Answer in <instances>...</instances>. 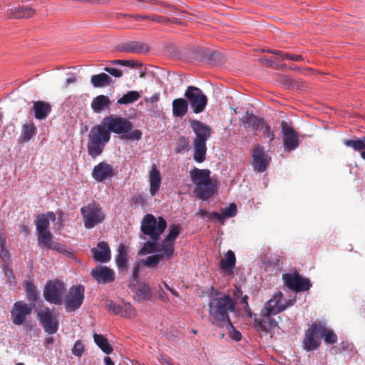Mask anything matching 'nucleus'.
I'll use <instances>...</instances> for the list:
<instances>
[{
    "label": "nucleus",
    "instance_id": "0eeeda50",
    "mask_svg": "<svg viewBox=\"0 0 365 365\" xmlns=\"http://www.w3.org/2000/svg\"><path fill=\"white\" fill-rule=\"evenodd\" d=\"M184 96L195 113H200L204 111L207 104V98L202 91L193 86L187 88Z\"/></svg>",
    "mask_w": 365,
    "mask_h": 365
},
{
    "label": "nucleus",
    "instance_id": "423d86ee",
    "mask_svg": "<svg viewBox=\"0 0 365 365\" xmlns=\"http://www.w3.org/2000/svg\"><path fill=\"white\" fill-rule=\"evenodd\" d=\"M66 292V287L63 282L58 279L49 280L44 287L43 297L49 303L59 305L63 302Z\"/></svg>",
    "mask_w": 365,
    "mask_h": 365
},
{
    "label": "nucleus",
    "instance_id": "20e7f679",
    "mask_svg": "<svg viewBox=\"0 0 365 365\" xmlns=\"http://www.w3.org/2000/svg\"><path fill=\"white\" fill-rule=\"evenodd\" d=\"M110 135L102 123L93 126L88 133L87 150L92 158L101 155L110 141Z\"/></svg>",
    "mask_w": 365,
    "mask_h": 365
},
{
    "label": "nucleus",
    "instance_id": "72a5a7b5",
    "mask_svg": "<svg viewBox=\"0 0 365 365\" xmlns=\"http://www.w3.org/2000/svg\"><path fill=\"white\" fill-rule=\"evenodd\" d=\"M110 101L109 98L104 95L96 96L91 103V108L96 113H101L104 109L109 108Z\"/></svg>",
    "mask_w": 365,
    "mask_h": 365
},
{
    "label": "nucleus",
    "instance_id": "dca6fc26",
    "mask_svg": "<svg viewBox=\"0 0 365 365\" xmlns=\"http://www.w3.org/2000/svg\"><path fill=\"white\" fill-rule=\"evenodd\" d=\"M180 225H171L169 227V231L167 236L160 243L161 250L165 251L168 257H173L175 252L174 242L178 238L181 232Z\"/></svg>",
    "mask_w": 365,
    "mask_h": 365
},
{
    "label": "nucleus",
    "instance_id": "37998d69",
    "mask_svg": "<svg viewBox=\"0 0 365 365\" xmlns=\"http://www.w3.org/2000/svg\"><path fill=\"white\" fill-rule=\"evenodd\" d=\"M343 143L346 147L351 148L355 151L365 150V138L356 140H344Z\"/></svg>",
    "mask_w": 365,
    "mask_h": 365
},
{
    "label": "nucleus",
    "instance_id": "49530a36",
    "mask_svg": "<svg viewBox=\"0 0 365 365\" xmlns=\"http://www.w3.org/2000/svg\"><path fill=\"white\" fill-rule=\"evenodd\" d=\"M53 235L50 231L38 232V242L40 245L45 247L50 246L52 241Z\"/></svg>",
    "mask_w": 365,
    "mask_h": 365
},
{
    "label": "nucleus",
    "instance_id": "a211bd4d",
    "mask_svg": "<svg viewBox=\"0 0 365 365\" xmlns=\"http://www.w3.org/2000/svg\"><path fill=\"white\" fill-rule=\"evenodd\" d=\"M273 315L274 314H268L267 312H264L263 309L261 310L259 316L255 314L254 321L257 331L268 333L277 327V322L272 319Z\"/></svg>",
    "mask_w": 365,
    "mask_h": 365
},
{
    "label": "nucleus",
    "instance_id": "4d7b16f0",
    "mask_svg": "<svg viewBox=\"0 0 365 365\" xmlns=\"http://www.w3.org/2000/svg\"><path fill=\"white\" fill-rule=\"evenodd\" d=\"M140 264L138 263L136 264L133 267V270H132V280L134 281V282H138V274H139V272H140Z\"/></svg>",
    "mask_w": 365,
    "mask_h": 365
},
{
    "label": "nucleus",
    "instance_id": "f8f14e48",
    "mask_svg": "<svg viewBox=\"0 0 365 365\" xmlns=\"http://www.w3.org/2000/svg\"><path fill=\"white\" fill-rule=\"evenodd\" d=\"M33 311L31 304H27L24 301L16 302L11 310V319L12 323L16 326L23 325Z\"/></svg>",
    "mask_w": 365,
    "mask_h": 365
},
{
    "label": "nucleus",
    "instance_id": "473e14b6",
    "mask_svg": "<svg viewBox=\"0 0 365 365\" xmlns=\"http://www.w3.org/2000/svg\"><path fill=\"white\" fill-rule=\"evenodd\" d=\"M172 257H167L165 251H163V252L148 256L146 259H142L141 263L145 267L150 268H156L161 260H169Z\"/></svg>",
    "mask_w": 365,
    "mask_h": 365
},
{
    "label": "nucleus",
    "instance_id": "0e129e2a",
    "mask_svg": "<svg viewBox=\"0 0 365 365\" xmlns=\"http://www.w3.org/2000/svg\"><path fill=\"white\" fill-rule=\"evenodd\" d=\"M289 60L294 61H302L304 60V58L302 55L289 53Z\"/></svg>",
    "mask_w": 365,
    "mask_h": 365
},
{
    "label": "nucleus",
    "instance_id": "ddd939ff",
    "mask_svg": "<svg viewBox=\"0 0 365 365\" xmlns=\"http://www.w3.org/2000/svg\"><path fill=\"white\" fill-rule=\"evenodd\" d=\"M282 132L283 147L285 151L291 152L296 150L299 145L297 133L287 122H281Z\"/></svg>",
    "mask_w": 365,
    "mask_h": 365
},
{
    "label": "nucleus",
    "instance_id": "052dcab7",
    "mask_svg": "<svg viewBox=\"0 0 365 365\" xmlns=\"http://www.w3.org/2000/svg\"><path fill=\"white\" fill-rule=\"evenodd\" d=\"M161 285L163 286V289H166L173 296H175L176 297H179L178 292L175 289H173V287H170L165 281L162 282V284Z\"/></svg>",
    "mask_w": 365,
    "mask_h": 365
},
{
    "label": "nucleus",
    "instance_id": "864d4df0",
    "mask_svg": "<svg viewBox=\"0 0 365 365\" xmlns=\"http://www.w3.org/2000/svg\"><path fill=\"white\" fill-rule=\"evenodd\" d=\"M188 145L187 139L185 137H181L178 143V146L175 148L176 153H181L183 150H185Z\"/></svg>",
    "mask_w": 365,
    "mask_h": 365
},
{
    "label": "nucleus",
    "instance_id": "b1692460",
    "mask_svg": "<svg viewBox=\"0 0 365 365\" xmlns=\"http://www.w3.org/2000/svg\"><path fill=\"white\" fill-rule=\"evenodd\" d=\"M283 294L281 292L275 293L272 297L266 302L264 309V312L268 314H277L278 313L284 310V307H282L281 300L282 299Z\"/></svg>",
    "mask_w": 365,
    "mask_h": 365
},
{
    "label": "nucleus",
    "instance_id": "cd10ccee",
    "mask_svg": "<svg viewBox=\"0 0 365 365\" xmlns=\"http://www.w3.org/2000/svg\"><path fill=\"white\" fill-rule=\"evenodd\" d=\"M188 103L185 98H178L173 101V115L175 118L184 117L188 111Z\"/></svg>",
    "mask_w": 365,
    "mask_h": 365
},
{
    "label": "nucleus",
    "instance_id": "680f3d73",
    "mask_svg": "<svg viewBox=\"0 0 365 365\" xmlns=\"http://www.w3.org/2000/svg\"><path fill=\"white\" fill-rule=\"evenodd\" d=\"M4 271H5V274L7 277L9 283L11 284L14 281V279H15L12 269L9 268L8 267H6L4 269Z\"/></svg>",
    "mask_w": 365,
    "mask_h": 365
},
{
    "label": "nucleus",
    "instance_id": "e433bc0d",
    "mask_svg": "<svg viewBox=\"0 0 365 365\" xmlns=\"http://www.w3.org/2000/svg\"><path fill=\"white\" fill-rule=\"evenodd\" d=\"M115 262L119 268L127 269L128 262V250L123 244H120L118 247Z\"/></svg>",
    "mask_w": 365,
    "mask_h": 365
},
{
    "label": "nucleus",
    "instance_id": "bf43d9fd",
    "mask_svg": "<svg viewBox=\"0 0 365 365\" xmlns=\"http://www.w3.org/2000/svg\"><path fill=\"white\" fill-rule=\"evenodd\" d=\"M247 300H248V297L247 295H245L244 297H242L240 300V304L243 305V307L246 312H247V309H248V311H250ZM248 314L250 315V317H252V314L250 313V312H248Z\"/></svg>",
    "mask_w": 365,
    "mask_h": 365
},
{
    "label": "nucleus",
    "instance_id": "1a4fd4ad",
    "mask_svg": "<svg viewBox=\"0 0 365 365\" xmlns=\"http://www.w3.org/2000/svg\"><path fill=\"white\" fill-rule=\"evenodd\" d=\"M282 279L284 285L296 292H307L312 286L309 279L303 277L297 272L284 274Z\"/></svg>",
    "mask_w": 365,
    "mask_h": 365
},
{
    "label": "nucleus",
    "instance_id": "7ed1b4c3",
    "mask_svg": "<svg viewBox=\"0 0 365 365\" xmlns=\"http://www.w3.org/2000/svg\"><path fill=\"white\" fill-rule=\"evenodd\" d=\"M192 182L195 184L194 192L203 200L209 199L215 192V185L210 178V171L195 168L190 172Z\"/></svg>",
    "mask_w": 365,
    "mask_h": 365
},
{
    "label": "nucleus",
    "instance_id": "de8ad7c7",
    "mask_svg": "<svg viewBox=\"0 0 365 365\" xmlns=\"http://www.w3.org/2000/svg\"><path fill=\"white\" fill-rule=\"evenodd\" d=\"M154 290L155 292L156 297L158 299L164 303L170 302V298L168 297V294L165 291L161 284H159L158 287H155Z\"/></svg>",
    "mask_w": 365,
    "mask_h": 365
},
{
    "label": "nucleus",
    "instance_id": "2eb2a0df",
    "mask_svg": "<svg viewBox=\"0 0 365 365\" xmlns=\"http://www.w3.org/2000/svg\"><path fill=\"white\" fill-rule=\"evenodd\" d=\"M270 161L271 157L265 153L263 146L258 145L254 148L251 163L255 170L259 173L264 172Z\"/></svg>",
    "mask_w": 365,
    "mask_h": 365
},
{
    "label": "nucleus",
    "instance_id": "a18cd8bd",
    "mask_svg": "<svg viewBox=\"0 0 365 365\" xmlns=\"http://www.w3.org/2000/svg\"><path fill=\"white\" fill-rule=\"evenodd\" d=\"M26 292L27 299L31 302H36L38 299V293L36 287L31 282L27 281L26 284Z\"/></svg>",
    "mask_w": 365,
    "mask_h": 365
},
{
    "label": "nucleus",
    "instance_id": "c85d7f7f",
    "mask_svg": "<svg viewBox=\"0 0 365 365\" xmlns=\"http://www.w3.org/2000/svg\"><path fill=\"white\" fill-rule=\"evenodd\" d=\"M35 14V10L30 6H21L10 10L9 18L21 19L31 18Z\"/></svg>",
    "mask_w": 365,
    "mask_h": 365
},
{
    "label": "nucleus",
    "instance_id": "4c0bfd02",
    "mask_svg": "<svg viewBox=\"0 0 365 365\" xmlns=\"http://www.w3.org/2000/svg\"><path fill=\"white\" fill-rule=\"evenodd\" d=\"M36 133V128L34 123L29 122L22 126L21 138L22 142L29 141Z\"/></svg>",
    "mask_w": 365,
    "mask_h": 365
},
{
    "label": "nucleus",
    "instance_id": "e2e57ef3",
    "mask_svg": "<svg viewBox=\"0 0 365 365\" xmlns=\"http://www.w3.org/2000/svg\"><path fill=\"white\" fill-rule=\"evenodd\" d=\"M196 215L201 217H207L209 220L215 218L214 216L210 217L211 213H209L207 210L202 209L200 210Z\"/></svg>",
    "mask_w": 365,
    "mask_h": 365
},
{
    "label": "nucleus",
    "instance_id": "9b49d317",
    "mask_svg": "<svg viewBox=\"0 0 365 365\" xmlns=\"http://www.w3.org/2000/svg\"><path fill=\"white\" fill-rule=\"evenodd\" d=\"M37 318L45 331L48 334H54L58 330V319L56 314L46 307L37 314Z\"/></svg>",
    "mask_w": 365,
    "mask_h": 365
},
{
    "label": "nucleus",
    "instance_id": "393cba45",
    "mask_svg": "<svg viewBox=\"0 0 365 365\" xmlns=\"http://www.w3.org/2000/svg\"><path fill=\"white\" fill-rule=\"evenodd\" d=\"M118 51L131 53H142L148 51V46L140 42L130 41L119 46Z\"/></svg>",
    "mask_w": 365,
    "mask_h": 365
},
{
    "label": "nucleus",
    "instance_id": "338daca9",
    "mask_svg": "<svg viewBox=\"0 0 365 365\" xmlns=\"http://www.w3.org/2000/svg\"><path fill=\"white\" fill-rule=\"evenodd\" d=\"M295 302H296V296L293 299L286 301L284 304H282V307H284V310H285L287 307L294 305V304Z\"/></svg>",
    "mask_w": 365,
    "mask_h": 365
},
{
    "label": "nucleus",
    "instance_id": "9d476101",
    "mask_svg": "<svg viewBox=\"0 0 365 365\" xmlns=\"http://www.w3.org/2000/svg\"><path fill=\"white\" fill-rule=\"evenodd\" d=\"M85 288L83 285H73L70 287L65 299V308L68 312L78 309L84 300Z\"/></svg>",
    "mask_w": 365,
    "mask_h": 365
},
{
    "label": "nucleus",
    "instance_id": "39448f33",
    "mask_svg": "<svg viewBox=\"0 0 365 365\" xmlns=\"http://www.w3.org/2000/svg\"><path fill=\"white\" fill-rule=\"evenodd\" d=\"M167 227L166 220L163 217L156 219L153 215L147 214L141 222V232L150 237V240H159L160 235Z\"/></svg>",
    "mask_w": 365,
    "mask_h": 365
},
{
    "label": "nucleus",
    "instance_id": "4468645a",
    "mask_svg": "<svg viewBox=\"0 0 365 365\" xmlns=\"http://www.w3.org/2000/svg\"><path fill=\"white\" fill-rule=\"evenodd\" d=\"M105 307L108 312L124 318H133L136 314L135 309L131 304L125 301H122L120 304H116L112 300H106Z\"/></svg>",
    "mask_w": 365,
    "mask_h": 365
},
{
    "label": "nucleus",
    "instance_id": "c9c22d12",
    "mask_svg": "<svg viewBox=\"0 0 365 365\" xmlns=\"http://www.w3.org/2000/svg\"><path fill=\"white\" fill-rule=\"evenodd\" d=\"M91 83L95 88H103L112 83L111 78L105 73L93 75L91 78Z\"/></svg>",
    "mask_w": 365,
    "mask_h": 365
},
{
    "label": "nucleus",
    "instance_id": "6e6552de",
    "mask_svg": "<svg viewBox=\"0 0 365 365\" xmlns=\"http://www.w3.org/2000/svg\"><path fill=\"white\" fill-rule=\"evenodd\" d=\"M81 211L83 217L84 226L87 229L94 227L105 220L103 209L96 203H89L81 207Z\"/></svg>",
    "mask_w": 365,
    "mask_h": 365
},
{
    "label": "nucleus",
    "instance_id": "f704fd0d",
    "mask_svg": "<svg viewBox=\"0 0 365 365\" xmlns=\"http://www.w3.org/2000/svg\"><path fill=\"white\" fill-rule=\"evenodd\" d=\"M237 206L235 203H231L230 205L224 209L221 214L213 212H211V216H214L215 218L217 219L222 224L224 223L225 218L232 217L237 214Z\"/></svg>",
    "mask_w": 365,
    "mask_h": 365
},
{
    "label": "nucleus",
    "instance_id": "6ab92c4d",
    "mask_svg": "<svg viewBox=\"0 0 365 365\" xmlns=\"http://www.w3.org/2000/svg\"><path fill=\"white\" fill-rule=\"evenodd\" d=\"M190 126L196 135L193 140L194 143L206 144L207 140L211 136V128L210 126L204 124L197 120H192Z\"/></svg>",
    "mask_w": 365,
    "mask_h": 365
},
{
    "label": "nucleus",
    "instance_id": "f3484780",
    "mask_svg": "<svg viewBox=\"0 0 365 365\" xmlns=\"http://www.w3.org/2000/svg\"><path fill=\"white\" fill-rule=\"evenodd\" d=\"M318 322H314L305 331L303 347L307 351L317 350L321 344V336L318 335Z\"/></svg>",
    "mask_w": 365,
    "mask_h": 365
},
{
    "label": "nucleus",
    "instance_id": "4be33fe9",
    "mask_svg": "<svg viewBox=\"0 0 365 365\" xmlns=\"http://www.w3.org/2000/svg\"><path fill=\"white\" fill-rule=\"evenodd\" d=\"M91 252L96 262L105 263L110 260V250L108 244L104 241L98 242L97 247L93 248Z\"/></svg>",
    "mask_w": 365,
    "mask_h": 365
},
{
    "label": "nucleus",
    "instance_id": "8fccbe9b",
    "mask_svg": "<svg viewBox=\"0 0 365 365\" xmlns=\"http://www.w3.org/2000/svg\"><path fill=\"white\" fill-rule=\"evenodd\" d=\"M259 131H262L264 137L269 139V143L275 138V134L271 126L265 121Z\"/></svg>",
    "mask_w": 365,
    "mask_h": 365
},
{
    "label": "nucleus",
    "instance_id": "f03ea898",
    "mask_svg": "<svg viewBox=\"0 0 365 365\" xmlns=\"http://www.w3.org/2000/svg\"><path fill=\"white\" fill-rule=\"evenodd\" d=\"M101 123L110 135L122 134L124 139L129 140H139L142 138V132L138 129L132 130L133 124L127 118L111 115L103 118Z\"/></svg>",
    "mask_w": 365,
    "mask_h": 365
},
{
    "label": "nucleus",
    "instance_id": "603ef678",
    "mask_svg": "<svg viewBox=\"0 0 365 365\" xmlns=\"http://www.w3.org/2000/svg\"><path fill=\"white\" fill-rule=\"evenodd\" d=\"M84 349L85 347L81 341H77L72 349V354L80 357L82 356Z\"/></svg>",
    "mask_w": 365,
    "mask_h": 365
},
{
    "label": "nucleus",
    "instance_id": "ea45409f",
    "mask_svg": "<svg viewBox=\"0 0 365 365\" xmlns=\"http://www.w3.org/2000/svg\"><path fill=\"white\" fill-rule=\"evenodd\" d=\"M158 240H150V241L146 242L142 249L140 251V254H151L155 252H158V253L163 252L161 250L160 244H159Z\"/></svg>",
    "mask_w": 365,
    "mask_h": 365
},
{
    "label": "nucleus",
    "instance_id": "69168bd1",
    "mask_svg": "<svg viewBox=\"0 0 365 365\" xmlns=\"http://www.w3.org/2000/svg\"><path fill=\"white\" fill-rule=\"evenodd\" d=\"M152 21H156V22H158L159 24H165L168 21L166 18L164 17V16H153L152 17Z\"/></svg>",
    "mask_w": 365,
    "mask_h": 365
},
{
    "label": "nucleus",
    "instance_id": "79ce46f5",
    "mask_svg": "<svg viewBox=\"0 0 365 365\" xmlns=\"http://www.w3.org/2000/svg\"><path fill=\"white\" fill-rule=\"evenodd\" d=\"M35 225L38 232L48 231L49 218L46 217L44 214L38 215L35 220Z\"/></svg>",
    "mask_w": 365,
    "mask_h": 365
},
{
    "label": "nucleus",
    "instance_id": "5701e85b",
    "mask_svg": "<svg viewBox=\"0 0 365 365\" xmlns=\"http://www.w3.org/2000/svg\"><path fill=\"white\" fill-rule=\"evenodd\" d=\"M240 122L245 129L251 128L253 131L256 132L259 130L265 120L247 111L240 119Z\"/></svg>",
    "mask_w": 365,
    "mask_h": 365
},
{
    "label": "nucleus",
    "instance_id": "2f4dec72",
    "mask_svg": "<svg viewBox=\"0 0 365 365\" xmlns=\"http://www.w3.org/2000/svg\"><path fill=\"white\" fill-rule=\"evenodd\" d=\"M318 335L321 336V339L324 338V342L328 344H333L337 341V336L333 330L327 329L324 322H318Z\"/></svg>",
    "mask_w": 365,
    "mask_h": 365
},
{
    "label": "nucleus",
    "instance_id": "a878e982",
    "mask_svg": "<svg viewBox=\"0 0 365 365\" xmlns=\"http://www.w3.org/2000/svg\"><path fill=\"white\" fill-rule=\"evenodd\" d=\"M34 116L38 120H44L51 112V106L48 102L38 101L34 103Z\"/></svg>",
    "mask_w": 365,
    "mask_h": 365
},
{
    "label": "nucleus",
    "instance_id": "aec40b11",
    "mask_svg": "<svg viewBox=\"0 0 365 365\" xmlns=\"http://www.w3.org/2000/svg\"><path fill=\"white\" fill-rule=\"evenodd\" d=\"M91 175L96 181L103 182L112 178L114 175V170L109 163L102 161L94 166Z\"/></svg>",
    "mask_w": 365,
    "mask_h": 365
},
{
    "label": "nucleus",
    "instance_id": "c03bdc74",
    "mask_svg": "<svg viewBox=\"0 0 365 365\" xmlns=\"http://www.w3.org/2000/svg\"><path fill=\"white\" fill-rule=\"evenodd\" d=\"M140 98V94L138 91H131L124 94L118 100L120 104H130L138 101Z\"/></svg>",
    "mask_w": 365,
    "mask_h": 365
},
{
    "label": "nucleus",
    "instance_id": "7c9ffc66",
    "mask_svg": "<svg viewBox=\"0 0 365 365\" xmlns=\"http://www.w3.org/2000/svg\"><path fill=\"white\" fill-rule=\"evenodd\" d=\"M236 258L235 253L232 250H228L220 262V268L224 270L226 273L230 274L233 272V269L235 267Z\"/></svg>",
    "mask_w": 365,
    "mask_h": 365
},
{
    "label": "nucleus",
    "instance_id": "3c124183",
    "mask_svg": "<svg viewBox=\"0 0 365 365\" xmlns=\"http://www.w3.org/2000/svg\"><path fill=\"white\" fill-rule=\"evenodd\" d=\"M110 63L111 65H120V66H130L132 68H135L138 66V63L134 62L133 61L120 60V59L110 61Z\"/></svg>",
    "mask_w": 365,
    "mask_h": 365
},
{
    "label": "nucleus",
    "instance_id": "bb28decb",
    "mask_svg": "<svg viewBox=\"0 0 365 365\" xmlns=\"http://www.w3.org/2000/svg\"><path fill=\"white\" fill-rule=\"evenodd\" d=\"M128 287L133 291H135L137 297L139 298L138 300H147L150 301L153 298V292L150 287L145 283L139 284L138 288L131 282L129 283Z\"/></svg>",
    "mask_w": 365,
    "mask_h": 365
},
{
    "label": "nucleus",
    "instance_id": "58836bf2",
    "mask_svg": "<svg viewBox=\"0 0 365 365\" xmlns=\"http://www.w3.org/2000/svg\"><path fill=\"white\" fill-rule=\"evenodd\" d=\"M93 338L95 343L104 353L109 354L113 352V349L108 343L106 336L102 334H95Z\"/></svg>",
    "mask_w": 365,
    "mask_h": 365
},
{
    "label": "nucleus",
    "instance_id": "6e6d98bb",
    "mask_svg": "<svg viewBox=\"0 0 365 365\" xmlns=\"http://www.w3.org/2000/svg\"><path fill=\"white\" fill-rule=\"evenodd\" d=\"M226 326H227V329H229V331L231 332L230 333L231 338L237 341H240L242 339L241 333L239 331L236 330L235 328L232 329L228 325H226Z\"/></svg>",
    "mask_w": 365,
    "mask_h": 365
},
{
    "label": "nucleus",
    "instance_id": "412c9836",
    "mask_svg": "<svg viewBox=\"0 0 365 365\" xmlns=\"http://www.w3.org/2000/svg\"><path fill=\"white\" fill-rule=\"evenodd\" d=\"M91 274L99 284H108L115 280L113 270L106 266L96 267L92 269Z\"/></svg>",
    "mask_w": 365,
    "mask_h": 365
},
{
    "label": "nucleus",
    "instance_id": "f257e3e1",
    "mask_svg": "<svg viewBox=\"0 0 365 365\" xmlns=\"http://www.w3.org/2000/svg\"><path fill=\"white\" fill-rule=\"evenodd\" d=\"M235 309V302L227 294L211 299L208 309L210 322L219 326L228 325L230 328L234 329L228 314L234 312Z\"/></svg>",
    "mask_w": 365,
    "mask_h": 365
},
{
    "label": "nucleus",
    "instance_id": "09e8293b",
    "mask_svg": "<svg viewBox=\"0 0 365 365\" xmlns=\"http://www.w3.org/2000/svg\"><path fill=\"white\" fill-rule=\"evenodd\" d=\"M6 239L3 234H0V257L6 261L9 259V253L6 247Z\"/></svg>",
    "mask_w": 365,
    "mask_h": 365
},
{
    "label": "nucleus",
    "instance_id": "774afa93",
    "mask_svg": "<svg viewBox=\"0 0 365 365\" xmlns=\"http://www.w3.org/2000/svg\"><path fill=\"white\" fill-rule=\"evenodd\" d=\"M60 244L58 243V242H52L51 244H50V246H48L47 248L48 249H52V250H56L58 251V250L60 249Z\"/></svg>",
    "mask_w": 365,
    "mask_h": 365
},
{
    "label": "nucleus",
    "instance_id": "13d9d810",
    "mask_svg": "<svg viewBox=\"0 0 365 365\" xmlns=\"http://www.w3.org/2000/svg\"><path fill=\"white\" fill-rule=\"evenodd\" d=\"M269 53L279 56L282 60H289V53L279 50L268 51Z\"/></svg>",
    "mask_w": 365,
    "mask_h": 365
},
{
    "label": "nucleus",
    "instance_id": "c756f323",
    "mask_svg": "<svg viewBox=\"0 0 365 365\" xmlns=\"http://www.w3.org/2000/svg\"><path fill=\"white\" fill-rule=\"evenodd\" d=\"M150 192L152 196H155L159 191L161 184V177L160 171L153 167L149 173Z\"/></svg>",
    "mask_w": 365,
    "mask_h": 365
},
{
    "label": "nucleus",
    "instance_id": "a19ab883",
    "mask_svg": "<svg viewBox=\"0 0 365 365\" xmlns=\"http://www.w3.org/2000/svg\"><path fill=\"white\" fill-rule=\"evenodd\" d=\"M193 159L197 163H202L205 160L207 152L206 144L194 143Z\"/></svg>",
    "mask_w": 365,
    "mask_h": 365
},
{
    "label": "nucleus",
    "instance_id": "5fc2aeb1",
    "mask_svg": "<svg viewBox=\"0 0 365 365\" xmlns=\"http://www.w3.org/2000/svg\"><path fill=\"white\" fill-rule=\"evenodd\" d=\"M104 71L115 78H120L123 76V71L115 68L105 67Z\"/></svg>",
    "mask_w": 365,
    "mask_h": 365
}]
</instances>
